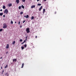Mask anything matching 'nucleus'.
<instances>
[{
	"instance_id": "f257e3e1",
	"label": "nucleus",
	"mask_w": 76,
	"mask_h": 76,
	"mask_svg": "<svg viewBox=\"0 0 76 76\" xmlns=\"http://www.w3.org/2000/svg\"><path fill=\"white\" fill-rule=\"evenodd\" d=\"M26 31L27 33H28L30 32V28H26Z\"/></svg>"
},
{
	"instance_id": "f03ea898",
	"label": "nucleus",
	"mask_w": 76,
	"mask_h": 76,
	"mask_svg": "<svg viewBox=\"0 0 76 76\" xmlns=\"http://www.w3.org/2000/svg\"><path fill=\"white\" fill-rule=\"evenodd\" d=\"M8 12V10L7 9H5V10L4 11V13L7 14Z\"/></svg>"
},
{
	"instance_id": "7ed1b4c3",
	"label": "nucleus",
	"mask_w": 76,
	"mask_h": 76,
	"mask_svg": "<svg viewBox=\"0 0 76 76\" xmlns=\"http://www.w3.org/2000/svg\"><path fill=\"white\" fill-rule=\"evenodd\" d=\"M9 48V44H7V46L6 47V48L8 49Z\"/></svg>"
},
{
	"instance_id": "20e7f679",
	"label": "nucleus",
	"mask_w": 76,
	"mask_h": 76,
	"mask_svg": "<svg viewBox=\"0 0 76 76\" xmlns=\"http://www.w3.org/2000/svg\"><path fill=\"white\" fill-rule=\"evenodd\" d=\"M7 27V25H5V26H4L3 27V28H6Z\"/></svg>"
},
{
	"instance_id": "39448f33",
	"label": "nucleus",
	"mask_w": 76,
	"mask_h": 76,
	"mask_svg": "<svg viewBox=\"0 0 76 76\" xmlns=\"http://www.w3.org/2000/svg\"><path fill=\"white\" fill-rule=\"evenodd\" d=\"M42 9V6H41L40 7L39 9V11H41V9Z\"/></svg>"
},
{
	"instance_id": "423d86ee",
	"label": "nucleus",
	"mask_w": 76,
	"mask_h": 76,
	"mask_svg": "<svg viewBox=\"0 0 76 76\" xmlns=\"http://www.w3.org/2000/svg\"><path fill=\"white\" fill-rule=\"evenodd\" d=\"M16 3L18 4V3H19V0H16Z\"/></svg>"
},
{
	"instance_id": "0eeeda50",
	"label": "nucleus",
	"mask_w": 76,
	"mask_h": 76,
	"mask_svg": "<svg viewBox=\"0 0 76 76\" xmlns=\"http://www.w3.org/2000/svg\"><path fill=\"white\" fill-rule=\"evenodd\" d=\"M17 59H13V62L14 61H17Z\"/></svg>"
},
{
	"instance_id": "6e6552de",
	"label": "nucleus",
	"mask_w": 76,
	"mask_h": 76,
	"mask_svg": "<svg viewBox=\"0 0 76 76\" xmlns=\"http://www.w3.org/2000/svg\"><path fill=\"white\" fill-rule=\"evenodd\" d=\"M35 7V5H32V7H31V8H33Z\"/></svg>"
},
{
	"instance_id": "1a4fd4ad",
	"label": "nucleus",
	"mask_w": 76,
	"mask_h": 76,
	"mask_svg": "<svg viewBox=\"0 0 76 76\" xmlns=\"http://www.w3.org/2000/svg\"><path fill=\"white\" fill-rule=\"evenodd\" d=\"M45 9H43V14H44V13H45Z\"/></svg>"
},
{
	"instance_id": "9d476101",
	"label": "nucleus",
	"mask_w": 76,
	"mask_h": 76,
	"mask_svg": "<svg viewBox=\"0 0 76 76\" xmlns=\"http://www.w3.org/2000/svg\"><path fill=\"white\" fill-rule=\"evenodd\" d=\"M24 63H23L22 64V66H21V68H23V67L24 66Z\"/></svg>"
},
{
	"instance_id": "9b49d317",
	"label": "nucleus",
	"mask_w": 76,
	"mask_h": 76,
	"mask_svg": "<svg viewBox=\"0 0 76 76\" xmlns=\"http://www.w3.org/2000/svg\"><path fill=\"white\" fill-rule=\"evenodd\" d=\"M3 8L4 9H6V7L5 6V5H3Z\"/></svg>"
},
{
	"instance_id": "f8f14e48",
	"label": "nucleus",
	"mask_w": 76,
	"mask_h": 76,
	"mask_svg": "<svg viewBox=\"0 0 76 76\" xmlns=\"http://www.w3.org/2000/svg\"><path fill=\"white\" fill-rule=\"evenodd\" d=\"M8 6L9 7H10L12 6V4H9Z\"/></svg>"
},
{
	"instance_id": "ddd939ff",
	"label": "nucleus",
	"mask_w": 76,
	"mask_h": 76,
	"mask_svg": "<svg viewBox=\"0 0 76 76\" xmlns=\"http://www.w3.org/2000/svg\"><path fill=\"white\" fill-rule=\"evenodd\" d=\"M3 14V12H1L0 13V16H2Z\"/></svg>"
},
{
	"instance_id": "4468645a",
	"label": "nucleus",
	"mask_w": 76,
	"mask_h": 76,
	"mask_svg": "<svg viewBox=\"0 0 76 76\" xmlns=\"http://www.w3.org/2000/svg\"><path fill=\"white\" fill-rule=\"evenodd\" d=\"M19 9L20 10L21 9V8H21V6L20 7V6H19L18 7Z\"/></svg>"
},
{
	"instance_id": "2eb2a0df",
	"label": "nucleus",
	"mask_w": 76,
	"mask_h": 76,
	"mask_svg": "<svg viewBox=\"0 0 76 76\" xmlns=\"http://www.w3.org/2000/svg\"><path fill=\"white\" fill-rule=\"evenodd\" d=\"M34 19V16H32L31 18V20H32V19Z\"/></svg>"
},
{
	"instance_id": "dca6fc26",
	"label": "nucleus",
	"mask_w": 76,
	"mask_h": 76,
	"mask_svg": "<svg viewBox=\"0 0 76 76\" xmlns=\"http://www.w3.org/2000/svg\"><path fill=\"white\" fill-rule=\"evenodd\" d=\"M37 5L38 6H40L41 5V4H37Z\"/></svg>"
},
{
	"instance_id": "f3484780",
	"label": "nucleus",
	"mask_w": 76,
	"mask_h": 76,
	"mask_svg": "<svg viewBox=\"0 0 76 76\" xmlns=\"http://www.w3.org/2000/svg\"><path fill=\"white\" fill-rule=\"evenodd\" d=\"M22 8L23 9H24V7L23 5H22Z\"/></svg>"
},
{
	"instance_id": "a211bd4d",
	"label": "nucleus",
	"mask_w": 76,
	"mask_h": 76,
	"mask_svg": "<svg viewBox=\"0 0 76 76\" xmlns=\"http://www.w3.org/2000/svg\"><path fill=\"white\" fill-rule=\"evenodd\" d=\"M23 12H22V11H21V12H20V15H22V14H23Z\"/></svg>"
},
{
	"instance_id": "6ab92c4d",
	"label": "nucleus",
	"mask_w": 76,
	"mask_h": 76,
	"mask_svg": "<svg viewBox=\"0 0 76 76\" xmlns=\"http://www.w3.org/2000/svg\"><path fill=\"white\" fill-rule=\"evenodd\" d=\"M29 17L28 15H27L26 16V18H29Z\"/></svg>"
},
{
	"instance_id": "aec40b11",
	"label": "nucleus",
	"mask_w": 76,
	"mask_h": 76,
	"mask_svg": "<svg viewBox=\"0 0 76 76\" xmlns=\"http://www.w3.org/2000/svg\"><path fill=\"white\" fill-rule=\"evenodd\" d=\"M13 22L12 21H11V24H13Z\"/></svg>"
},
{
	"instance_id": "412c9836",
	"label": "nucleus",
	"mask_w": 76,
	"mask_h": 76,
	"mask_svg": "<svg viewBox=\"0 0 76 76\" xmlns=\"http://www.w3.org/2000/svg\"><path fill=\"white\" fill-rule=\"evenodd\" d=\"M15 41H14L12 43V44H13V45H14V44H15Z\"/></svg>"
},
{
	"instance_id": "4be33fe9",
	"label": "nucleus",
	"mask_w": 76,
	"mask_h": 76,
	"mask_svg": "<svg viewBox=\"0 0 76 76\" xmlns=\"http://www.w3.org/2000/svg\"><path fill=\"white\" fill-rule=\"evenodd\" d=\"M21 48L22 50H23L24 49V47L23 46Z\"/></svg>"
},
{
	"instance_id": "5701e85b",
	"label": "nucleus",
	"mask_w": 76,
	"mask_h": 76,
	"mask_svg": "<svg viewBox=\"0 0 76 76\" xmlns=\"http://www.w3.org/2000/svg\"><path fill=\"white\" fill-rule=\"evenodd\" d=\"M7 67H8V65H7L6 66L4 67V68L5 69Z\"/></svg>"
},
{
	"instance_id": "b1692460",
	"label": "nucleus",
	"mask_w": 76,
	"mask_h": 76,
	"mask_svg": "<svg viewBox=\"0 0 76 76\" xmlns=\"http://www.w3.org/2000/svg\"><path fill=\"white\" fill-rule=\"evenodd\" d=\"M4 70H3L2 72V74H3V73H4Z\"/></svg>"
},
{
	"instance_id": "393cba45",
	"label": "nucleus",
	"mask_w": 76,
	"mask_h": 76,
	"mask_svg": "<svg viewBox=\"0 0 76 76\" xmlns=\"http://www.w3.org/2000/svg\"><path fill=\"white\" fill-rule=\"evenodd\" d=\"M27 46V45L26 44L25 45H24V46L25 48H26Z\"/></svg>"
},
{
	"instance_id": "a878e982",
	"label": "nucleus",
	"mask_w": 76,
	"mask_h": 76,
	"mask_svg": "<svg viewBox=\"0 0 76 76\" xmlns=\"http://www.w3.org/2000/svg\"><path fill=\"white\" fill-rule=\"evenodd\" d=\"M8 75V74L7 73H6L5 74V75L6 76H7Z\"/></svg>"
},
{
	"instance_id": "bb28decb",
	"label": "nucleus",
	"mask_w": 76,
	"mask_h": 76,
	"mask_svg": "<svg viewBox=\"0 0 76 76\" xmlns=\"http://www.w3.org/2000/svg\"><path fill=\"white\" fill-rule=\"evenodd\" d=\"M3 29H0V32L1 31H3Z\"/></svg>"
},
{
	"instance_id": "cd10ccee",
	"label": "nucleus",
	"mask_w": 76,
	"mask_h": 76,
	"mask_svg": "<svg viewBox=\"0 0 76 76\" xmlns=\"http://www.w3.org/2000/svg\"><path fill=\"white\" fill-rule=\"evenodd\" d=\"M22 1L23 2H25L26 1V0H22Z\"/></svg>"
},
{
	"instance_id": "c85d7f7f",
	"label": "nucleus",
	"mask_w": 76,
	"mask_h": 76,
	"mask_svg": "<svg viewBox=\"0 0 76 76\" xmlns=\"http://www.w3.org/2000/svg\"><path fill=\"white\" fill-rule=\"evenodd\" d=\"M27 37H26V39H25V41H27Z\"/></svg>"
},
{
	"instance_id": "c756f323",
	"label": "nucleus",
	"mask_w": 76,
	"mask_h": 76,
	"mask_svg": "<svg viewBox=\"0 0 76 76\" xmlns=\"http://www.w3.org/2000/svg\"><path fill=\"white\" fill-rule=\"evenodd\" d=\"M23 41V40L22 39H20V42Z\"/></svg>"
},
{
	"instance_id": "7c9ffc66",
	"label": "nucleus",
	"mask_w": 76,
	"mask_h": 76,
	"mask_svg": "<svg viewBox=\"0 0 76 76\" xmlns=\"http://www.w3.org/2000/svg\"><path fill=\"white\" fill-rule=\"evenodd\" d=\"M20 21H19V23H18V24H19V25H20Z\"/></svg>"
},
{
	"instance_id": "2f4dec72",
	"label": "nucleus",
	"mask_w": 76,
	"mask_h": 76,
	"mask_svg": "<svg viewBox=\"0 0 76 76\" xmlns=\"http://www.w3.org/2000/svg\"><path fill=\"white\" fill-rule=\"evenodd\" d=\"M26 21L24 20L23 21V23H24Z\"/></svg>"
},
{
	"instance_id": "473e14b6",
	"label": "nucleus",
	"mask_w": 76,
	"mask_h": 76,
	"mask_svg": "<svg viewBox=\"0 0 76 76\" xmlns=\"http://www.w3.org/2000/svg\"><path fill=\"white\" fill-rule=\"evenodd\" d=\"M22 27V26H20V28H21Z\"/></svg>"
},
{
	"instance_id": "72a5a7b5",
	"label": "nucleus",
	"mask_w": 76,
	"mask_h": 76,
	"mask_svg": "<svg viewBox=\"0 0 76 76\" xmlns=\"http://www.w3.org/2000/svg\"><path fill=\"white\" fill-rule=\"evenodd\" d=\"M26 40H24V42H24V43H25V42H26Z\"/></svg>"
},
{
	"instance_id": "f704fd0d",
	"label": "nucleus",
	"mask_w": 76,
	"mask_h": 76,
	"mask_svg": "<svg viewBox=\"0 0 76 76\" xmlns=\"http://www.w3.org/2000/svg\"><path fill=\"white\" fill-rule=\"evenodd\" d=\"M8 52H6V54H8Z\"/></svg>"
},
{
	"instance_id": "c9c22d12",
	"label": "nucleus",
	"mask_w": 76,
	"mask_h": 76,
	"mask_svg": "<svg viewBox=\"0 0 76 76\" xmlns=\"http://www.w3.org/2000/svg\"><path fill=\"white\" fill-rule=\"evenodd\" d=\"M3 16L4 18H5V15H3Z\"/></svg>"
},
{
	"instance_id": "e433bc0d",
	"label": "nucleus",
	"mask_w": 76,
	"mask_h": 76,
	"mask_svg": "<svg viewBox=\"0 0 76 76\" xmlns=\"http://www.w3.org/2000/svg\"><path fill=\"white\" fill-rule=\"evenodd\" d=\"M37 37H37V36H36V37H35V38H37Z\"/></svg>"
},
{
	"instance_id": "4c0bfd02",
	"label": "nucleus",
	"mask_w": 76,
	"mask_h": 76,
	"mask_svg": "<svg viewBox=\"0 0 76 76\" xmlns=\"http://www.w3.org/2000/svg\"><path fill=\"white\" fill-rule=\"evenodd\" d=\"M40 0H37V1L38 2V1H39Z\"/></svg>"
},
{
	"instance_id": "58836bf2",
	"label": "nucleus",
	"mask_w": 76,
	"mask_h": 76,
	"mask_svg": "<svg viewBox=\"0 0 76 76\" xmlns=\"http://www.w3.org/2000/svg\"><path fill=\"white\" fill-rule=\"evenodd\" d=\"M0 11L1 12L2 11V10H0Z\"/></svg>"
},
{
	"instance_id": "ea45409f",
	"label": "nucleus",
	"mask_w": 76,
	"mask_h": 76,
	"mask_svg": "<svg viewBox=\"0 0 76 76\" xmlns=\"http://www.w3.org/2000/svg\"><path fill=\"white\" fill-rule=\"evenodd\" d=\"M24 43V42H22L21 44H23Z\"/></svg>"
},
{
	"instance_id": "a19ab883",
	"label": "nucleus",
	"mask_w": 76,
	"mask_h": 76,
	"mask_svg": "<svg viewBox=\"0 0 76 76\" xmlns=\"http://www.w3.org/2000/svg\"><path fill=\"white\" fill-rule=\"evenodd\" d=\"M26 16H24V17L25 18H26Z\"/></svg>"
},
{
	"instance_id": "79ce46f5",
	"label": "nucleus",
	"mask_w": 76,
	"mask_h": 76,
	"mask_svg": "<svg viewBox=\"0 0 76 76\" xmlns=\"http://www.w3.org/2000/svg\"><path fill=\"white\" fill-rule=\"evenodd\" d=\"M44 1H47V0H44Z\"/></svg>"
},
{
	"instance_id": "37998d69",
	"label": "nucleus",
	"mask_w": 76,
	"mask_h": 76,
	"mask_svg": "<svg viewBox=\"0 0 76 76\" xmlns=\"http://www.w3.org/2000/svg\"><path fill=\"white\" fill-rule=\"evenodd\" d=\"M1 69H2V67H1Z\"/></svg>"
},
{
	"instance_id": "c03bdc74",
	"label": "nucleus",
	"mask_w": 76,
	"mask_h": 76,
	"mask_svg": "<svg viewBox=\"0 0 76 76\" xmlns=\"http://www.w3.org/2000/svg\"><path fill=\"white\" fill-rule=\"evenodd\" d=\"M2 57H1L0 58H1V59H2Z\"/></svg>"
},
{
	"instance_id": "a18cd8bd",
	"label": "nucleus",
	"mask_w": 76,
	"mask_h": 76,
	"mask_svg": "<svg viewBox=\"0 0 76 76\" xmlns=\"http://www.w3.org/2000/svg\"><path fill=\"white\" fill-rule=\"evenodd\" d=\"M17 23L16 22H15V23Z\"/></svg>"
},
{
	"instance_id": "49530a36",
	"label": "nucleus",
	"mask_w": 76,
	"mask_h": 76,
	"mask_svg": "<svg viewBox=\"0 0 76 76\" xmlns=\"http://www.w3.org/2000/svg\"><path fill=\"white\" fill-rule=\"evenodd\" d=\"M9 76V75H8L7 76Z\"/></svg>"
}]
</instances>
